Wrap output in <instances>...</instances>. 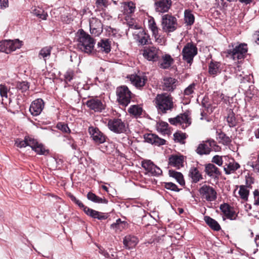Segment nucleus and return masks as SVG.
I'll return each mask as SVG.
<instances>
[{
	"label": "nucleus",
	"instance_id": "f257e3e1",
	"mask_svg": "<svg viewBox=\"0 0 259 259\" xmlns=\"http://www.w3.org/2000/svg\"><path fill=\"white\" fill-rule=\"evenodd\" d=\"M14 142L15 145L18 148H22L29 146L37 154L46 156L49 154V150L46 149L45 146L42 143H39L32 136L27 135L24 139L16 138Z\"/></svg>",
	"mask_w": 259,
	"mask_h": 259
},
{
	"label": "nucleus",
	"instance_id": "f03ea898",
	"mask_svg": "<svg viewBox=\"0 0 259 259\" xmlns=\"http://www.w3.org/2000/svg\"><path fill=\"white\" fill-rule=\"evenodd\" d=\"M79 32V34L77 38V48L81 52L88 54L95 53L94 49L95 44V39L82 29H80Z\"/></svg>",
	"mask_w": 259,
	"mask_h": 259
},
{
	"label": "nucleus",
	"instance_id": "7ed1b4c3",
	"mask_svg": "<svg viewBox=\"0 0 259 259\" xmlns=\"http://www.w3.org/2000/svg\"><path fill=\"white\" fill-rule=\"evenodd\" d=\"M155 104L160 114H165L174 108L172 97L167 93L158 94L155 98Z\"/></svg>",
	"mask_w": 259,
	"mask_h": 259
},
{
	"label": "nucleus",
	"instance_id": "20e7f679",
	"mask_svg": "<svg viewBox=\"0 0 259 259\" xmlns=\"http://www.w3.org/2000/svg\"><path fill=\"white\" fill-rule=\"evenodd\" d=\"M67 195L73 203L80 209H82L83 212L89 217L100 221L105 220L108 218V213L100 212L85 206L71 193H67Z\"/></svg>",
	"mask_w": 259,
	"mask_h": 259
},
{
	"label": "nucleus",
	"instance_id": "39448f33",
	"mask_svg": "<svg viewBox=\"0 0 259 259\" xmlns=\"http://www.w3.org/2000/svg\"><path fill=\"white\" fill-rule=\"evenodd\" d=\"M232 49L227 50V56H230L234 60L244 59L248 52L247 45L245 43L237 42L231 44Z\"/></svg>",
	"mask_w": 259,
	"mask_h": 259
},
{
	"label": "nucleus",
	"instance_id": "423d86ee",
	"mask_svg": "<svg viewBox=\"0 0 259 259\" xmlns=\"http://www.w3.org/2000/svg\"><path fill=\"white\" fill-rule=\"evenodd\" d=\"M116 95L119 105L125 107L130 103L132 93L127 86L123 85L117 87Z\"/></svg>",
	"mask_w": 259,
	"mask_h": 259
},
{
	"label": "nucleus",
	"instance_id": "0eeeda50",
	"mask_svg": "<svg viewBox=\"0 0 259 259\" xmlns=\"http://www.w3.org/2000/svg\"><path fill=\"white\" fill-rule=\"evenodd\" d=\"M107 126L111 132L118 134L126 133L128 128L125 121L117 117L108 119Z\"/></svg>",
	"mask_w": 259,
	"mask_h": 259
},
{
	"label": "nucleus",
	"instance_id": "6e6552de",
	"mask_svg": "<svg viewBox=\"0 0 259 259\" xmlns=\"http://www.w3.org/2000/svg\"><path fill=\"white\" fill-rule=\"evenodd\" d=\"M190 115V111L187 110L184 113L179 114L174 118H169L168 121L174 125L179 124L183 129H185L192 123V119Z\"/></svg>",
	"mask_w": 259,
	"mask_h": 259
},
{
	"label": "nucleus",
	"instance_id": "1a4fd4ad",
	"mask_svg": "<svg viewBox=\"0 0 259 259\" xmlns=\"http://www.w3.org/2000/svg\"><path fill=\"white\" fill-rule=\"evenodd\" d=\"M162 28L167 33L175 31L178 28L177 19L171 14H165L162 17Z\"/></svg>",
	"mask_w": 259,
	"mask_h": 259
},
{
	"label": "nucleus",
	"instance_id": "9d476101",
	"mask_svg": "<svg viewBox=\"0 0 259 259\" xmlns=\"http://www.w3.org/2000/svg\"><path fill=\"white\" fill-rule=\"evenodd\" d=\"M198 49L196 46L192 42H188L182 50L183 59L187 63L191 64L194 57L197 54Z\"/></svg>",
	"mask_w": 259,
	"mask_h": 259
},
{
	"label": "nucleus",
	"instance_id": "9b49d317",
	"mask_svg": "<svg viewBox=\"0 0 259 259\" xmlns=\"http://www.w3.org/2000/svg\"><path fill=\"white\" fill-rule=\"evenodd\" d=\"M141 165L149 176L158 177L162 174L160 168L155 165L151 160L144 159L142 160Z\"/></svg>",
	"mask_w": 259,
	"mask_h": 259
},
{
	"label": "nucleus",
	"instance_id": "f8f14e48",
	"mask_svg": "<svg viewBox=\"0 0 259 259\" xmlns=\"http://www.w3.org/2000/svg\"><path fill=\"white\" fill-rule=\"evenodd\" d=\"M201 197L207 201H214L217 198V192L211 186L207 185H203L199 190Z\"/></svg>",
	"mask_w": 259,
	"mask_h": 259
},
{
	"label": "nucleus",
	"instance_id": "ddd939ff",
	"mask_svg": "<svg viewBox=\"0 0 259 259\" xmlns=\"http://www.w3.org/2000/svg\"><path fill=\"white\" fill-rule=\"evenodd\" d=\"M85 104L91 110L98 113L102 112L106 107L104 101L99 99L97 97L91 98L85 103Z\"/></svg>",
	"mask_w": 259,
	"mask_h": 259
},
{
	"label": "nucleus",
	"instance_id": "4468645a",
	"mask_svg": "<svg viewBox=\"0 0 259 259\" xmlns=\"http://www.w3.org/2000/svg\"><path fill=\"white\" fill-rule=\"evenodd\" d=\"M204 172L206 175L214 180L218 181L222 175V171L213 163H208L204 164Z\"/></svg>",
	"mask_w": 259,
	"mask_h": 259
},
{
	"label": "nucleus",
	"instance_id": "2eb2a0df",
	"mask_svg": "<svg viewBox=\"0 0 259 259\" xmlns=\"http://www.w3.org/2000/svg\"><path fill=\"white\" fill-rule=\"evenodd\" d=\"M89 132L96 144H103L106 141V137L98 127H89Z\"/></svg>",
	"mask_w": 259,
	"mask_h": 259
},
{
	"label": "nucleus",
	"instance_id": "dca6fc26",
	"mask_svg": "<svg viewBox=\"0 0 259 259\" xmlns=\"http://www.w3.org/2000/svg\"><path fill=\"white\" fill-rule=\"evenodd\" d=\"M45 106V102L41 98H38L34 100L29 107V111L31 114L34 116L39 115L42 112Z\"/></svg>",
	"mask_w": 259,
	"mask_h": 259
},
{
	"label": "nucleus",
	"instance_id": "f3484780",
	"mask_svg": "<svg viewBox=\"0 0 259 259\" xmlns=\"http://www.w3.org/2000/svg\"><path fill=\"white\" fill-rule=\"evenodd\" d=\"M185 156L181 154H172L170 155L168 159V164L169 166L176 167L179 169L183 167Z\"/></svg>",
	"mask_w": 259,
	"mask_h": 259
},
{
	"label": "nucleus",
	"instance_id": "a211bd4d",
	"mask_svg": "<svg viewBox=\"0 0 259 259\" xmlns=\"http://www.w3.org/2000/svg\"><path fill=\"white\" fill-rule=\"evenodd\" d=\"M144 142L154 145L157 146H160L165 144L166 140L160 138L157 135L152 133H146L143 136Z\"/></svg>",
	"mask_w": 259,
	"mask_h": 259
},
{
	"label": "nucleus",
	"instance_id": "6ab92c4d",
	"mask_svg": "<svg viewBox=\"0 0 259 259\" xmlns=\"http://www.w3.org/2000/svg\"><path fill=\"white\" fill-rule=\"evenodd\" d=\"M172 5L171 0H155L154 8L156 12L164 13L168 11Z\"/></svg>",
	"mask_w": 259,
	"mask_h": 259
},
{
	"label": "nucleus",
	"instance_id": "aec40b11",
	"mask_svg": "<svg viewBox=\"0 0 259 259\" xmlns=\"http://www.w3.org/2000/svg\"><path fill=\"white\" fill-rule=\"evenodd\" d=\"M157 49L155 47H148L143 51L144 57L148 61H155L158 58Z\"/></svg>",
	"mask_w": 259,
	"mask_h": 259
},
{
	"label": "nucleus",
	"instance_id": "412c9836",
	"mask_svg": "<svg viewBox=\"0 0 259 259\" xmlns=\"http://www.w3.org/2000/svg\"><path fill=\"white\" fill-rule=\"evenodd\" d=\"M178 83V81L177 79L171 77H165L163 78V90L172 92L176 89Z\"/></svg>",
	"mask_w": 259,
	"mask_h": 259
},
{
	"label": "nucleus",
	"instance_id": "4be33fe9",
	"mask_svg": "<svg viewBox=\"0 0 259 259\" xmlns=\"http://www.w3.org/2000/svg\"><path fill=\"white\" fill-rule=\"evenodd\" d=\"M91 33L95 36H98L103 31V24L100 20H94L90 22Z\"/></svg>",
	"mask_w": 259,
	"mask_h": 259
},
{
	"label": "nucleus",
	"instance_id": "5701e85b",
	"mask_svg": "<svg viewBox=\"0 0 259 259\" xmlns=\"http://www.w3.org/2000/svg\"><path fill=\"white\" fill-rule=\"evenodd\" d=\"M221 66V63L220 62L211 60L208 64V72L209 74L212 77H215L221 73L222 71Z\"/></svg>",
	"mask_w": 259,
	"mask_h": 259
},
{
	"label": "nucleus",
	"instance_id": "b1692460",
	"mask_svg": "<svg viewBox=\"0 0 259 259\" xmlns=\"http://www.w3.org/2000/svg\"><path fill=\"white\" fill-rule=\"evenodd\" d=\"M139 242L138 238L134 236L128 235L124 237L123 240V244L125 248L127 249L135 247Z\"/></svg>",
	"mask_w": 259,
	"mask_h": 259
},
{
	"label": "nucleus",
	"instance_id": "393cba45",
	"mask_svg": "<svg viewBox=\"0 0 259 259\" xmlns=\"http://www.w3.org/2000/svg\"><path fill=\"white\" fill-rule=\"evenodd\" d=\"M132 83L137 88L143 87L147 80L146 76H140L138 75H131L130 78Z\"/></svg>",
	"mask_w": 259,
	"mask_h": 259
},
{
	"label": "nucleus",
	"instance_id": "a878e982",
	"mask_svg": "<svg viewBox=\"0 0 259 259\" xmlns=\"http://www.w3.org/2000/svg\"><path fill=\"white\" fill-rule=\"evenodd\" d=\"M188 176L191 179L193 183H197L203 179L201 173L197 167H191L189 170Z\"/></svg>",
	"mask_w": 259,
	"mask_h": 259
},
{
	"label": "nucleus",
	"instance_id": "bb28decb",
	"mask_svg": "<svg viewBox=\"0 0 259 259\" xmlns=\"http://www.w3.org/2000/svg\"><path fill=\"white\" fill-rule=\"evenodd\" d=\"M220 208L227 219L231 220L235 219L234 218L235 212L229 204L224 203L220 205Z\"/></svg>",
	"mask_w": 259,
	"mask_h": 259
},
{
	"label": "nucleus",
	"instance_id": "cd10ccee",
	"mask_svg": "<svg viewBox=\"0 0 259 259\" xmlns=\"http://www.w3.org/2000/svg\"><path fill=\"white\" fill-rule=\"evenodd\" d=\"M128 227V223L121 221L120 219H117L116 222L112 224L110 226L111 229L114 230L115 232H121L127 229Z\"/></svg>",
	"mask_w": 259,
	"mask_h": 259
},
{
	"label": "nucleus",
	"instance_id": "c85d7f7f",
	"mask_svg": "<svg viewBox=\"0 0 259 259\" xmlns=\"http://www.w3.org/2000/svg\"><path fill=\"white\" fill-rule=\"evenodd\" d=\"M168 175L170 177L174 178L181 186L184 187L185 186L184 176L181 172L174 169H169L168 170Z\"/></svg>",
	"mask_w": 259,
	"mask_h": 259
},
{
	"label": "nucleus",
	"instance_id": "c756f323",
	"mask_svg": "<svg viewBox=\"0 0 259 259\" xmlns=\"http://www.w3.org/2000/svg\"><path fill=\"white\" fill-rule=\"evenodd\" d=\"M137 40L142 45H148L151 43L150 35L144 30L140 31L137 34Z\"/></svg>",
	"mask_w": 259,
	"mask_h": 259
},
{
	"label": "nucleus",
	"instance_id": "7c9ffc66",
	"mask_svg": "<svg viewBox=\"0 0 259 259\" xmlns=\"http://www.w3.org/2000/svg\"><path fill=\"white\" fill-rule=\"evenodd\" d=\"M97 45L99 49V52L108 54L111 51V41L108 39H101Z\"/></svg>",
	"mask_w": 259,
	"mask_h": 259
},
{
	"label": "nucleus",
	"instance_id": "2f4dec72",
	"mask_svg": "<svg viewBox=\"0 0 259 259\" xmlns=\"http://www.w3.org/2000/svg\"><path fill=\"white\" fill-rule=\"evenodd\" d=\"M122 5L121 7H123V13L124 15H131L134 13L136 6L135 4L133 2L130 1L128 2H120Z\"/></svg>",
	"mask_w": 259,
	"mask_h": 259
},
{
	"label": "nucleus",
	"instance_id": "473e14b6",
	"mask_svg": "<svg viewBox=\"0 0 259 259\" xmlns=\"http://www.w3.org/2000/svg\"><path fill=\"white\" fill-rule=\"evenodd\" d=\"M174 60L169 54H165L162 57V61L159 64L160 68L163 69H168L174 63Z\"/></svg>",
	"mask_w": 259,
	"mask_h": 259
},
{
	"label": "nucleus",
	"instance_id": "72a5a7b5",
	"mask_svg": "<svg viewBox=\"0 0 259 259\" xmlns=\"http://www.w3.org/2000/svg\"><path fill=\"white\" fill-rule=\"evenodd\" d=\"M21 104L20 99H16L14 101H10L8 111L12 113H18L21 111Z\"/></svg>",
	"mask_w": 259,
	"mask_h": 259
},
{
	"label": "nucleus",
	"instance_id": "f704fd0d",
	"mask_svg": "<svg viewBox=\"0 0 259 259\" xmlns=\"http://www.w3.org/2000/svg\"><path fill=\"white\" fill-rule=\"evenodd\" d=\"M204 220L205 223L213 231H219L221 227L218 222L209 216H204Z\"/></svg>",
	"mask_w": 259,
	"mask_h": 259
},
{
	"label": "nucleus",
	"instance_id": "c9c22d12",
	"mask_svg": "<svg viewBox=\"0 0 259 259\" xmlns=\"http://www.w3.org/2000/svg\"><path fill=\"white\" fill-rule=\"evenodd\" d=\"M207 143L203 142L199 144L196 150V153L200 155L209 154L211 151V149L209 147V145H208Z\"/></svg>",
	"mask_w": 259,
	"mask_h": 259
},
{
	"label": "nucleus",
	"instance_id": "e433bc0d",
	"mask_svg": "<svg viewBox=\"0 0 259 259\" xmlns=\"http://www.w3.org/2000/svg\"><path fill=\"white\" fill-rule=\"evenodd\" d=\"M216 134L217 139L219 140V143H221L224 145H228L232 142L231 139L221 130H217Z\"/></svg>",
	"mask_w": 259,
	"mask_h": 259
},
{
	"label": "nucleus",
	"instance_id": "4c0bfd02",
	"mask_svg": "<svg viewBox=\"0 0 259 259\" xmlns=\"http://www.w3.org/2000/svg\"><path fill=\"white\" fill-rule=\"evenodd\" d=\"M226 118L228 125L230 127H233L237 125V121L235 117V114L232 109H229L227 110V116Z\"/></svg>",
	"mask_w": 259,
	"mask_h": 259
},
{
	"label": "nucleus",
	"instance_id": "58836bf2",
	"mask_svg": "<svg viewBox=\"0 0 259 259\" xmlns=\"http://www.w3.org/2000/svg\"><path fill=\"white\" fill-rule=\"evenodd\" d=\"M52 49L53 47L50 46L42 48L38 53V57L40 59L42 58L46 61V60L50 58Z\"/></svg>",
	"mask_w": 259,
	"mask_h": 259
},
{
	"label": "nucleus",
	"instance_id": "ea45409f",
	"mask_svg": "<svg viewBox=\"0 0 259 259\" xmlns=\"http://www.w3.org/2000/svg\"><path fill=\"white\" fill-rule=\"evenodd\" d=\"M143 108L139 105H131L128 109V112L130 115L135 117H140L143 112Z\"/></svg>",
	"mask_w": 259,
	"mask_h": 259
},
{
	"label": "nucleus",
	"instance_id": "a19ab883",
	"mask_svg": "<svg viewBox=\"0 0 259 259\" xmlns=\"http://www.w3.org/2000/svg\"><path fill=\"white\" fill-rule=\"evenodd\" d=\"M184 21L187 26H192L195 21L194 15L191 10L187 9L184 12Z\"/></svg>",
	"mask_w": 259,
	"mask_h": 259
},
{
	"label": "nucleus",
	"instance_id": "79ce46f5",
	"mask_svg": "<svg viewBox=\"0 0 259 259\" xmlns=\"http://www.w3.org/2000/svg\"><path fill=\"white\" fill-rule=\"evenodd\" d=\"M7 41L10 53L13 51H15L17 49L20 48L22 46V42L18 39L12 40H7Z\"/></svg>",
	"mask_w": 259,
	"mask_h": 259
},
{
	"label": "nucleus",
	"instance_id": "37998d69",
	"mask_svg": "<svg viewBox=\"0 0 259 259\" xmlns=\"http://www.w3.org/2000/svg\"><path fill=\"white\" fill-rule=\"evenodd\" d=\"M149 28L152 32V35L155 39H158V28L156 25V22H155L153 18L149 20Z\"/></svg>",
	"mask_w": 259,
	"mask_h": 259
},
{
	"label": "nucleus",
	"instance_id": "c03bdc74",
	"mask_svg": "<svg viewBox=\"0 0 259 259\" xmlns=\"http://www.w3.org/2000/svg\"><path fill=\"white\" fill-rule=\"evenodd\" d=\"M239 194L240 198L244 201H247L248 196L249 194V190L247 189V188L244 185H241L239 186Z\"/></svg>",
	"mask_w": 259,
	"mask_h": 259
},
{
	"label": "nucleus",
	"instance_id": "a18cd8bd",
	"mask_svg": "<svg viewBox=\"0 0 259 259\" xmlns=\"http://www.w3.org/2000/svg\"><path fill=\"white\" fill-rule=\"evenodd\" d=\"M16 88L18 90L24 93L29 88V83L27 81H18L16 82Z\"/></svg>",
	"mask_w": 259,
	"mask_h": 259
},
{
	"label": "nucleus",
	"instance_id": "49530a36",
	"mask_svg": "<svg viewBox=\"0 0 259 259\" xmlns=\"http://www.w3.org/2000/svg\"><path fill=\"white\" fill-rule=\"evenodd\" d=\"M201 105L205 109L207 112L211 113L213 111L208 96H205L203 98L201 101Z\"/></svg>",
	"mask_w": 259,
	"mask_h": 259
},
{
	"label": "nucleus",
	"instance_id": "de8ad7c7",
	"mask_svg": "<svg viewBox=\"0 0 259 259\" xmlns=\"http://www.w3.org/2000/svg\"><path fill=\"white\" fill-rule=\"evenodd\" d=\"M161 185L163 188L175 192H179L182 190L172 182H163Z\"/></svg>",
	"mask_w": 259,
	"mask_h": 259
},
{
	"label": "nucleus",
	"instance_id": "09e8293b",
	"mask_svg": "<svg viewBox=\"0 0 259 259\" xmlns=\"http://www.w3.org/2000/svg\"><path fill=\"white\" fill-rule=\"evenodd\" d=\"M33 13L34 15L42 20H47L48 14L47 12L41 9H34L33 10Z\"/></svg>",
	"mask_w": 259,
	"mask_h": 259
},
{
	"label": "nucleus",
	"instance_id": "8fccbe9b",
	"mask_svg": "<svg viewBox=\"0 0 259 259\" xmlns=\"http://www.w3.org/2000/svg\"><path fill=\"white\" fill-rule=\"evenodd\" d=\"M240 166L239 164L237 162H235L233 163H230L228 165L227 168H224V171H225L226 174L229 175L231 173L232 171H235L240 168Z\"/></svg>",
	"mask_w": 259,
	"mask_h": 259
},
{
	"label": "nucleus",
	"instance_id": "3c124183",
	"mask_svg": "<svg viewBox=\"0 0 259 259\" xmlns=\"http://www.w3.org/2000/svg\"><path fill=\"white\" fill-rule=\"evenodd\" d=\"M111 3H108V0H96L95 5L99 10H103L107 8Z\"/></svg>",
	"mask_w": 259,
	"mask_h": 259
},
{
	"label": "nucleus",
	"instance_id": "603ef678",
	"mask_svg": "<svg viewBox=\"0 0 259 259\" xmlns=\"http://www.w3.org/2000/svg\"><path fill=\"white\" fill-rule=\"evenodd\" d=\"M186 139V135L185 133H182L181 132H177L174 134V139L175 141L184 144V140Z\"/></svg>",
	"mask_w": 259,
	"mask_h": 259
},
{
	"label": "nucleus",
	"instance_id": "864d4df0",
	"mask_svg": "<svg viewBox=\"0 0 259 259\" xmlns=\"http://www.w3.org/2000/svg\"><path fill=\"white\" fill-rule=\"evenodd\" d=\"M56 127L58 129L65 133H69L71 132L68 126V125L65 123L58 122L56 125Z\"/></svg>",
	"mask_w": 259,
	"mask_h": 259
},
{
	"label": "nucleus",
	"instance_id": "5fc2aeb1",
	"mask_svg": "<svg viewBox=\"0 0 259 259\" xmlns=\"http://www.w3.org/2000/svg\"><path fill=\"white\" fill-rule=\"evenodd\" d=\"M0 52H4L6 54L10 53L7 40L0 41Z\"/></svg>",
	"mask_w": 259,
	"mask_h": 259
},
{
	"label": "nucleus",
	"instance_id": "6e6d98bb",
	"mask_svg": "<svg viewBox=\"0 0 259 259\" xmlns=\"http://www.w3.org/2000/svg\"><path fill=\"white\" fill-rule=\"evenodd\" d=\"M196 84L195 83H192L190 84L187 88L184 90V95L186 96H189L194 93V89L195 88Z\"/></svg>",
	"mask_w": 259,
	"mask_h": 259
},
{
	"label": "nucleus",
	"instance_id": "4d7b16f0",
	"mask_svg": "<svg viewBox=\"0 0 259 259\" xmlns=\"http://www.w3.org/2000/svg\"><path fill=\"white\" fill-rule=\"evenodd\" d=\"M64 76L66 81L70 82L74 76V72L72 70L69 69L66 72Z\"/></svg>",
	"mask_w": 259,
	"mask_h": 259
},
{
	"label": "nucleus",
	"instance_id": "13d9d810",
	"mask_svg": "<svg viewBox=\"0 0 259 259\" xmlns=\"http://www.w3.org/2000/svg\"><path fill=\"white\" fill-rule=\"evenodd\" d=\"M211 162L212 163H215L219 166H221L223 163L222 157L218 155L214 156L212 158Z\"/></svg>",
	"mask_w": 259,
	"mask_h": 259
},
{
	"label": "nucleus",
	"instance_id": "bf43d9fd",
	"mask_svg": "<svg viewBox=\"0 0 259 259\" xmlns=\"http://www.w3.org/2000/svg\"><path fill=\"white\" fill-rule=\"evenodd\" d=\"M8 89L6 85L0 84V95L2 97L7 98Z\"/></svg>",
	"mask_w": 259,
	"mask_h": 259
},
{
	"label": "nucleus",
	"instance_id": "052dcab7",
	"mask_svg": "<svg viewBox=\"0 0 259 259\" xmlns=\"http://www.w3.org/2000/svg\"><path fill=\"white\" fill-rule=\"evenodd\" d=\"M205 142L208 143L209 145V147H210L211 148H213L215 151L221 149V147L217 144L215 141L212 139L208 140L206 141Z\"/></svg>",
	"mask_w": 259,
	"mask_h": 259
},
{
	"label": "nucleus",
	"instance_id": "680f3d73",
	"mask_svg": "<svg viewBox=\"0 0 259 259\" xmlns=\"http://www.w3.org/2000/svg\"><path fill=\"white\" fill-rule=\"evenodd\" d=\"M254 183V179L249 175L245 177V185L246 188H252L251 185Z\"/></svg>",
	"mask_w": 259,
	"mask_h": 259
},
{
	"label": "nucleus",
	"instance_id": "e2e57ef3",
	"mask_svg": "<svg viewBox=\"0 0 259 259\" xmlns=\"http://www.w3.org/2000/svg\"><path fill=\"white\" fill-rule=\"evenodd\" d=\"M87 197L89 200L95 203H96L99 197V196H98L97 195H96L95 194L93 193L92 192H89L87 194Z\"/></svg>",
	"mask_w": 259,
	"mask_h": 259
},
{
	"label": "nucleus",
	"instance_id": "0e129e2a",
	"mask_svg": "<svg viewBox=\"0 0 259 259\" xmlns=\"http://www.w3.org/2000/svg\"><path fill=\"white\" fill-rule=\"evenodd\" d=\"M253 196L254 198V204L255 205H259V190L255 189L253 191Z\"/></svg>",
	"mask_w": 259,
	"mask_h": 259
},
{
	"label": "nucleus",
	"instance_id": "69168bd1",
	"mask_svg": "<svg viewBox=\"0 0 259 259\" xmlns=\"http://www.w3.org/2000/svg\"><path fill=\"white\" fill-rule=\"evenodd\" d=\"M66 137L69 141H70L69 144L70 145L71 148L74 150H76L77 146L73 139L70 136H66Z\"/></svg>",
	"mask_w": 259,
	"mask_h": 259
},
{
	"label": "nucleus",
	"instance_id": "338daca9",
	"mask_svg": "<svg viewBox=\"0 0 259 259\" xmlns=\"http://www.w3.org/2000/svg\"><path fill=\"white\" fill-rule=\"evenodd\" d=\"M252 39L255 43L259 45V29L255 31L252 35Z\"/></svg>",
	"mask_w": 259,
	"mask_h": 259
},
{
	"label": "nucleus",
	"instance_id": "774afa93",
	"mask_svg": "<svg viewBox=\"0 0 259 259\" xmlns=\"http://www.w3.org/2000/svg\"><path fill=\"white\" fill-rule=\"evenodd\" d=\"M250 166L253 168V170L259 174V163L256 162H252Z\"/></svg>",
	"mask_w": 259,
	"mask_h": 259
}]
</instances>
